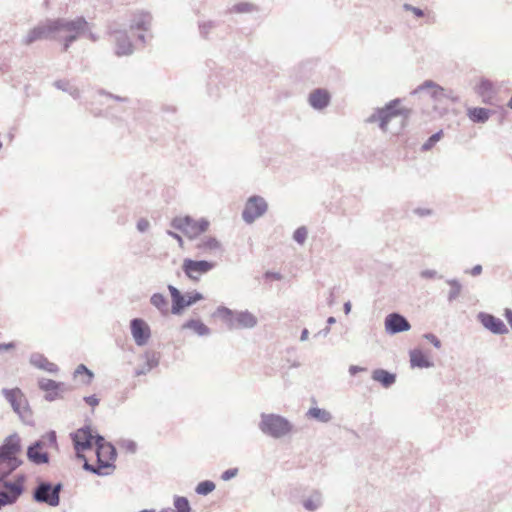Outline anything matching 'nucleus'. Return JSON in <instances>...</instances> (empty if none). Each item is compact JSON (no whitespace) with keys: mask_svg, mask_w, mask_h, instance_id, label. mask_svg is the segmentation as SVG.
<instances>
[{"mask_svg":"<svg viewBox=\"0 0 512 512\" xmlns=\"http://www.w3.org/2000/svg\"><path fill=\"white\" fill-rule=\"evenodd\" d=\"M372 379L379 382L384 388H389L395 384L396 374L379 368L372 372Z\"/></svg>","mask_w":512,"mask_h":512,"instance_id":"393cba45","label":"nucleus"},{"mask_svg":"<svg viewBox=\"0 0 512 512\" xmlns=\"http://www.w3.org/2000/svg\"><path fill=\"white\" fill-rule=\"evenodd\" d=\"M384 323L385 330L390 335L405 332L411 328L409 321L403 315L397 312L388 314Z\"/></svg>","mask_w":512,"mask_h":512,"instance_id":"2eb2a0df","label":"nucleus"},{"mask_svg":"<svg viewBox=\"0 0 512 512\" xmlns=\"http://www.w3.org/2000/svg\"><path fill=\"white\" fill-rule=\"evenodd\" d=\"M152 15L146 11H139L133 14L130 21V30L148 32L151 28Z\"/></svg>","mask_w":512,"mask_h":512,"instance_id":"6ab92c4d","label":"nucleus"},{"mask_svg":"<svg viewBox=\"0 0 512 512\" xmlns=\"http://www.w3.org/2000/svg\"><path fill=\"white\" fill-rule=\"evenodd\" d=\"M166 233H167L168 236H170L173 239H175L178 242L180 247H183V243L184 242H183V238L181 237V235H179L178 233L173 232L171 230H167Z\"/></svg>","mask_w":512,"mask_h":512,"instance_id":"5fc2aeb1","label":"nucleus"},{"mask_svg":"<svg viewBox=\"0 0 512 512\" xmlns=\"http://www.w3.org/2000/svg\"><path fill=\"white\" fill-rule=\"evenodd\" d=\"M494 92L493 83L486 78H482L477 86V93L483 98H490Z\"/></svg>","mask_w":512,"mask_h":512,"instance_id":"72a5a7b5","label":"nucleus"},{"mask_svg":"<svg viewBox=\"0 0 512 512\" xmlns=\"http://www.w3.org/2000/svg\"><path fill=\"white\" fill-rule=\"evenodd\" d=\"M88 22L83 17L74 20L65 18L48 19L31 29L23 39L25 45H30L40 39H55L63 41V51L79 38L80 33L87 28Z\"/></svg>","mask_w":512,"mask_h":512,"instance_id":"f03ea898","label":"nucleus"},{"mask_svg":"<svg viewBox=\"0 0 512 512\" xmlns=\"http://www.w3.org/2000/svg\"><path fill=\"white\" fill-rule=\"evenodd\" d=\"M216 267V263L207 260H193L186 258L183 260L182 270L185 275L193 280H199L201 275H204Z\"/></svg>","mask_w":512,"mask_h":512,"instance_id":"9d476101","label":"nucleus"},{"mask_svg":"<svg viewBox=\"0 0 512 512\" xmlns=\"http://www.w3.org/2000/svg\"><path fill=\"white\" fill-rule=\"evenodd\" d=\"M145 33L146 32L141 31V33H139L137 35L138 41H140L143 45L146 43V35H145Z\"/></svg>","mask_w":512,"mask_h":512,"instance_id":"69168bd1","label":"nucleus"},{"mask_svg":"<svg viewBox=\"0 0 512 512\" xmlns=\"http://www.w3.org/2000/svg\"><path fill=\"white\" fill-rule=\"evenodd\" d=\"M237 474H238L237 468H230V469L225 470L222 473L221 479L224 481H228V480L234 478Z\"/></svg>","mask_w":512,"mask_h":512,"instance_id":"8fccbe9b","label":"nucleus"},{"mask_svg":"<svg viewBox=\"0 0 512 512\" xmlns=\"http://www.w3.org/2000/svg\"><path fill=\"white\" fill-rule=\"evenodd\" d=\"M130 330L137 346H144L151 337V329L142 318H133L130 321Z\"/></svg>","mask_w":512,"mask_h":512,"instance_id":"4468645a","label":"nucleus"},{"mask_svg":"<svg viewBox=\"0 0 512 512\" xmlns=\"http://www.w3.org/2000/svg\"><path fill=\"white\" fill-rule=\"evenodd\" d=\"M307 235H308V231L306 229V227L304 226H301V227H298L294 233H293V239L298 243V244H303L306 239H307Z\"/></svg>","mask_w":512,"mask_h":512,"instance_id":"ea45409f","label":"nucleus"},{"mask_svg":"<svg viewBox=\"0 0 512 512\" xmlns=\"http://www.w3.org/2000/svg\"><path fill=\"white\" fill-rule=\"evenodd\" d=\"M185 296H186V301H187L188 307L192 306L196 302L204 299L203 294L198 291L189 292Z\"/></svg>","mask_w":512,"mask_h":512,"instance_id":"c03bdc74","label":"nucleus"},{"mask_svg":"<svg viewBox=\"0 0 512 512\" xmlns=\"http://www.w3.org/2000/svg\"><path fill=\"white\" fill-rule=\"evenodd\" d=\"M417 215L421 216V217H424V216H429L431 215V210L430 209H423V208H417L415 209L414 211Z\"/></svg>","mask_w":512,"mask_h":512,"instance_id":"bf43d9fd","label":"nucleus"},{"mask_svg":"<svg viewBox=\"0 0 512 512\" xmlns=\"http://www.w3.org/2000/svg\"><path fill=\"white\" fill-rule=\"evenodd\" d=\"M428 89L430 90L431 97L436 101H439L443 98V96H446V90L432 80L424 81L412 92V94H417L423 90Z\"/></svg>","mask_w":512,"mask_h":512,"instance_id":"b1692460","label":"nucleus"},{"mask_svg":"<svg viewBox=\"0 0 512 512\" xmlns=\"http://www.w3.org/2000/svg\"><path fill=\"white\" fill-rule=\"evenodd\" d=\"M38 387L42 391L46 392L44 399L48 402H53L57 399H62V394L70 390V388L66 386L65 383L57 382L55 380L48 378H40L38 380Z\"/></svg>","mask_w":512,"mask_h":512,"instance_id":"f8f14e48","label":"nucleus"},{"mask_svg":"<svg viewBox=\"0 0 512 512\" xmlns=\"http://www.w3.org/2000/svg\"><path fill=\"white\" fill-rule=\"evenodd\" d=\"M213 317L221 318L229 329H235L234 317L235 313L228 307L219 306L213 313Z\"/></svg>","mask_w":512,"mask_h":512,"instance_id":"cd10ccee","label":"nucleus"},{"mask_svg":"<svg viewBox=\"0 0 512 512\" xmlns=\"http://www.w3.org/2000/svg\"><path fill=\"white\" fill-rule=\"evenodd\" d=\"M14 348H15V343L14 342L0 343V352L5 351V350H11V349H14Z\"/></svg>","mask_w":512,"mask_h":512,"instance_id":"052dcab7","label":"nucleus"},{"mask_svg":"<svg viewBox=\"0 0 512 512\" xmlns=\"http://www.w3.org/2000/svg\"><path fill=\"white\" fill-rule=\"evenodd\" d=\"M125 448L127 449V451L131 452V453H135L136 452V449H137V445L135 442L133 441H126L125 442Z\"/></svg>","mask_w":512,"mask_h":512,"instance_id":"13d9d810","label":"nucleus"},{"mask_svg":"<svg viewBox=\"0 0 512 512\" xmlns=\"http://www.w3.org/2000/svg\"><path fill=\"white\" fill-rule=\"evenodd\" d=\"M62 489V483L52 485L47 481H39L33 490L32 497L37 503H44L56 507L60 503V492Z\"/></svg>","mask_w":512,"mask_h":512,"instance_id":"6e6552de","label":"nucleus"},{"mask_svg":"<svg viewBox=\"0 0 512 512\" xmlns=\"http://www.w3.org/2000/svg\"><path fill=\"white\" fill-rule=\"evenodd\" d=\"M363 370H364V368L359 367V366H356V365H351V366L349 367V373H350L352 376L356 375L358 372L363 371Z\"/></svg>","mask_w":512,"mask_h":512,"instance_id":"e2e57ef3","label":"nucleus"},{"mask_svg":"<svg viewBox=\"0 0 512 512\" xmlns=\"http://www.w3.org/2000/svg\"><path fill=\"white\" fill-rule=\"evenodd\" d=\"M195 240V249H197L201 255L222 252L223 250L221 242L214 236L198 237Z\"/></svg>","mask_w":512,"mask_h":512,"instance_id":"a211bd4d","label":"nucleus"},{"mask_svg":"<svg viewBox=\"0 0 512 512\" xmlns=\"http://www.w3.org/2000/svg\"><path fill=\"white\" fill-rule=\"evenodd\" d=\"M330 103L329 93L321 88L315 89L309 95V104L316 110L326 108Z\"/></svg>","mask_w":512,"mask_h":512,"instance_id":"4be33fe9","label":"nucleus"},{"mask_svg":"<svg viewBox=\"0 0 512 512\" xmlns=\"http://www.w3.org/2000/svg\"><path fill=\"white\" fill-rule=\"evenodd\" d=\"M234 323L235 329H251L257 325L258 320L251 312L245 310L235 313Z\"/></svg>","mask_w":512,"mask_h":512,"instance_id":"5701e85b","label":"nucleus"},{"mask_svg":"<svg viewBox=\"0 0 512 512\" xmlns=\"http://www.w3.org/2000/svg\"><path fill=\"white\" fill-rule=\"evenodd\" d=\"M95 446L96 465L90 464L85 460L83 469L99 476L108 475L109 473L105 469L115 468L113 463L117 457L116 448L111 443L106 442L104 437L99 434L95 436Z\"/></svg>","mask_w":512,"mask_h":512,"instance_id":"7ed1b4c3","label":"nucleus"},{"mask_svg":"<svg viewBox=\"0 0 512 512\" xmlns=\"http://www.w3.org/2000/svg\"><path fill=\"white\" fill-rule=\"evenodd\" d=\"M20 451L21 439L16 433L9 435L0 446V510L15 504L24 492V474H18L14 481L7 480V477L22 464V461L15 457Z\"/></svg>","mask_w":512,"mask_h":512,"instance_id":"f257e3e1","label":"nucleus"},{"mask_svg":"<svg viewBox=\"0 0 512 512\" xmlns=\"http://www.w3.org/2000/svg\"><path fill=\"white\" fill-rule=\"evenodd\" d=\"M477 320L482 326L495 335H504L508 333V328L500 318L487 312H479Z\"/></svg>","mask_w":512,"mask_h":512,"instance_id":"ddd939ff","label":"nucleus"},{"mask_svg":"<svg viewBox=\"0 0 512 512\" xmlns=\"http://www.w3.org/2000/svg\"><path fill=\"white\" fill-rule=\"evenodd\" d=\"M170 225L182 232L188 239L194 240L209 229L210 222L206 218L196 220L192 216L186 215L173 218Z\"/></svg>","mask_w":512,"mask_h":512,"instance_id":"0eeeda50","label":"nucleus"},{"mask_svg":"<svg viewBox=\"0 0 512 512\" xmlns=\"http://www.w3.org/2000/svg\"><path fill=\"white\" fill-rule=\"evenodd\" d=\"M81 374H86L88 377V379L86 381H84L85 384H89L94 377L93 372L91 370H89L84 364L78 365L74 371L75 377H77L78 375H81Z\"/></svg>","mask_w":512,"mask_h":512,"instance_id":"a19ab883","label":"nucleus"},{"mask_svg":"<svg viewBox=\"0 0 512 512\" xmlns=\"http://www.w3.org/2000/svg\"><path fill=\"white\" fill-rule=\"evenodd\" d=\"M29 362L32 366L51 374H56L59 371L58 366L55 363L50 362L41 353H32L30 355Z\"/></svg>","mask_w":512,"mask_h":512,"instance_id":"412c9836","label":"nucleus"},{"mask_svg":"<svg viewBox=\"0 0 512 512\" xmlns=\"http://www.w3.org/2000/svg\"><path fill=\"white\" fill-rule=\"evenodd\" d=\"M308 335H309V331L306 328L303 329L301 332V335H300V340L306 341L308 339Z\"/></svg>","mask_w":512,"mask_h":512,"instance_id":"338daca9","label":"nucleus"},{"mask_svg":"<svg viewBox=\"0 0 512 512\" xmlns=\"http://www.w3.org/2000/svg\"><path fill=\"white\" fill-rule=\"evenodd\" d=\"M71 439L77 453V457L85 461L86 458L81 454V452L91 449L93 442L95 443V436H93L91 428L89 426H85L78 429L76 432L71 434Z\"/></svg>","mask_w":512,"mask_h":512,"instance_id":"9b49d317","label":"nucleus"},{"mask_svg":"<svg viewBox=\"0 0 512 512\" xmlns=\"http://www.w3.org/2000/svg\"><path fill=\"white\" fill-rule=\"evenodd\" d=\"M403 9L405 11L412 12L415 15V17H417V18H422V17L425 16L424 10H422V9H420L418 7H415V6L411 5V4L405 3L403 5Z\"/></svg>","mask_w":512,"mask_h":512,"instance_id":"a18cd8bd","label":"nucleus"},{"mask_svg":"<svg viewBox=\"0 0 512 512\" xmlns=\"http://www.w3.org/2000/svg\"><path fill=\"white\" fill-rule=\"evenodd\" d=\"M83 400L85 401L86 404L90 405L91 407L97 406L100 401L99 398L96 397V395L85 396Z\"/></svg>","mask_w":512,"mask_h":512,"instance_id":"864d4df0","label":"nucleus"},{"mask_svg":"<svg viewBox=\"0 0 512 512\" xmlns=\"http://www.w3.org/2000/svg\"><path fill=\"white\" fill-rule=\"evenodd\" d=\"M264 277L266 279L271 278V279H274V280H281L282 279V275L280 273L272 272V271L265 272Z\"/></svg>","mask_w":512,"mask_h":512,"instance_id":"6e6d98bb","label":"nucleus"},{"mask_svg":"<svg viewBox=\"0 0 512 512\" xmlns=\"http://www.w3.org/2000/svg\"><path fill=\"white\" fill-rule=\"evenodd\" d=\"M182 329H191L198 336H208L211 330L199 319H189L183 325Z\"/></svg>","mask_w":512,"mask_h":512,"instance_id":"a878e982","label":"nucleus"},{"mask_svg":"<svg viewBox=\"0 0 512 512\" xmlns=\"http://www.w3.org/2000/svg\"><path fill=\"white\" fill-rule=\"evenodd\" d=\"M322 505L321 493L315 491L308 499L303 501V506L306 510L316 511Z\"/></svg>","mask_w":512,"mask_h":512,"instance_id":"f704fd0d","label":"nucleus"},{"mask_svg":"<svg viewBox=\"0 0 512 512\" xmlns=\"http://www.w3.org/2000/svg\"><path fill=\"white\" fill-rule=\"evenodd\" d=\"M410 364L412 367L430 368L433 363L419 349L410 351Z\"/></svg>","mask_w":512,"mask_h":512,"instance_id":"bb28decb","label":"nucleus"},{"mask_svg":"<svg viewBox=\"0 0 512 512\" xmlns=\"http://www.w3.org/2000/svg\"><path fill=\"white\" fill-rule=\"evenodd\" d=\"M446 283L450 286V290L447 295V301L453 303L457 300L462 292V284L458 279H447Z\"/></svg>","mask_w":512,"mask_h":512,"instance_id":"7c9ffc66","label":"nucleus"},{"mask_svg":"<svg viewBox=\"0 0 512 512\" xmlns=\"http://www.w3.org/2000/svg\"><path fill=\"white\" fill-rule=\"evenodd\" d=\"M442 135H443L442 130H440V131L434 133L433 135H431L426 140V142L422 145V150L423 151L430 150L441 139Z\"/></svg>","mask_w":512,"mask_h":512,"instance_id":"58836bf2","label":"nucleus"},{"mask_svg":"<svg viewBox=\"0 0 512 512\" xmlns=\"http://www.w3.org/2000/svg\"><path fill=\"white\" fill-rule=\"evenodd\" d=\"M57 89L62 90L63 92L68 93L74 99H78L80 97V91L77 87L70 84L67 80H56L53 84Z\"/></svg>","mask_w":512,"mask_h":512,"instance_id":"473e14b6","label":"nucleus"},{"mask_svg":"<svg viewBox=\"0 0 512 512\" xmlns=\"http://www.w3.org/2000/svg\"><path fill=\"white\" fill-rule=\"evenodd\" d=\"M258 428L264 435L280 439L292 432L293 425L279 414L261 413Z\"/></svg>","mask_w":512,"mask_h":512,"instance_id":"39448f33","label":"nucleus"},{"mask_svg":"<svg viewBox=\"0 0 512 512\" xmlns=\"http://www.w3.org/2000/svg\"><path fill=\"white\" fill-rule=\"evenodd\" d=\"M231 10L235 13H249L253 10V5L248 2H240L235 4Z\"/></svg>","mask_w":512,"mask_h":512,"instance_id":"79ce46f5","label":"nucleus"},{"mask_svg":"<svg viewBox=\"0 0 512 512\" xmlns=\"http://www.w3.org/2000/svg\"><path fill=\"white\" fill-rule=\"evenodd\" d=\"M41 439H44L47 445L56 446L57 445V437L55 431L51 430L47 432L45 435L41 437Z\"/></svg>","mask_w":512,"mask_h":512,"instance_id":"49530a36","label":"nucleus"},{"mask_svg":"<svg viewBox=\"0 0 512 512\" xmlns=\"http://www.w3.org/2000/svg\"><path fill=\"white\" fill-rule=\"evenodd\" d=\"M151 371V368H149L146 363L144 362V364L138 366L136 369H135V376H142V375H146L147 373H149Z\"/></svg>","mask_w":512,"mask_h":512,"instance_id":"603ef678","label":"nucleus"},{"mask_svg":"<svg viewBox=\"0 0 512 512\" xmlns=\"http://www.w3.org/2000/svg\"><path fill=\"white\" fill-rule=\"evenodd\" d=\"M472 276H478L482 272V266L481 265H475L470 271H468Z\"/></svg>","mask_w":512,"mask_h":512,"instance_id":"680f3d73","label":"nucleus"},{"mask_svg":"<svg viewBox=\"0 0 512 512\" xmlns=\"http://www.w3.org/2000/svg\"><path fill=\"white\" fill-rule=\"evenodd\" d=\"M87 33V37L92 40V41H96L98 39V37L92 33L90 30H89V24L87 25V28H85L84 32L80 33L79 37L81 35H85Z\"/></svg>","mask_w":512,"mask_h":512,"instance_id":"4d7b16f0","label":"nucleus"},{"mask_svg":"<svg viewBox=\"0 0 512 512\" xmlns=\"http://www.w3.org/2000/svg\"><path fill=\"white\" fill-rule=\"evenodd\" d=\"M307 417L316 419L317 421L321 423H328L332 420V414L325 410L318 407H312L307 412Z\"/></svg>","mask_w":512,"mask_h":512,"instance_id":"c756f323","label":"nucleus"},{"mask_svg":"<svg viewBox=\"0 0 512 512\" xmlns=\"http://www.w3.org/2000/svg\"><path fill=\"white\" fill-rule=\"evenodd\" d=\"M215 483L211 480H204L197 484L195 492L199 495L206 496L215 490Z\"/></svg>","mask_w":512,"mask_h":512,"instance_id":"c9c22d12","label":"nucleus"},{"mask_svg":"<svg viewBox=\"0 0 512 512\" xmlns=\"http://www.w3.org/2000/svg\"><path fill=\"white\" fill-rule=\"evenodd\" d=\"M420 276L425 279L442 278V275H439L436 270L432 269H426L421 271Z\"/></svg>","mask_w":512,"mask_h":512,"instance_id":"de8ad7c7","label":"nucleus"},{"mask_svg":"<svg viewBox=\"0 0 512 512\" xmlns=\"http://www.w3.org/2000/svg\"><path fill=\"white\" fill-rule=\"evenodd\" d=\"M150 303L157 308L161 314L167 315L169 312L168 308V300L167 298L161 294V293H154L150 297Z\"/></svg>","mask_w":512,"mask_h":512,"instance_id":"2f4dec72","label":"nucleus"},{"mask_svg":"<svg viewBox=\"0 0 512 512\" xmlns=\"http://www.w3.org/2000/svg\"><path fill=\"white\" fill-rule=\"evenodd\" d=\"M172 300L171 313L174 315H179L183 312V310L188 307L186 296L183 295L178 288L169 284L167 286Z\"/></svg>","mask_w":512,"mask_h":512,"instance_id":"aec40b11","label":"nucleus"},{"mask_svg":"<svg viewBox=\"0 0 512 512\" xmlns=\"http://www.w3.org/2000/svg\"><path fill=\"white\" fill-rule=\"evenodd\" d=\"M145 359L146 365L151 368V370L158 366L159 364V355L156 352L147 351L143 355Z\"/></svg>","mask_w":512,"mask_h":512,"instance_id":"4c0bfd02","label":"nucleus"},{"mask_svg":"<svg viewBox=\"0 0 512 512\" xmlns=\"http://www.w3.org/2000/svg\"><path fill=\"white\" fill-rule=\"evenodd\" d=\"M173 504L176 512H191L189 500L184 496H175Z\"/></svg>","mask_w":512,"mask_h":512,"instance_id":"e433bc0d","label":"nucleus"},{"mask_svg":"<svg viewBox=\"0 0 512 512\" xmlns=\"http://www.w3.org/2000/svg\"><path fill=\"white\" fill-rule=\"evenodd\" d=\"M111 34L115 41V54L117 56H129L133 54V44L125 30H114Z\"/></svg>","mask_w":512,"mask_h":512,"instance_id":"f3484780","label":"nucleus"},{"mask_svg":"<svg viewBox=\"0 0 512 512\" xmlns=\"http://www.w3.org/2000/svg\"><path fill=\"white\" fill-rule=\"evenodd\" d=\"M401 99L396 98L388 102L383 108H378L369 118L368 122L378 121L381 130L386 131L392 118L401 117V125L405 126L406 121L412 114V110L406 107H400Z\"/></svg>","mask_w":512,"mask_h":512,"instance_id":"20e7f679","label":"nucleus"},{"mask_svg":"<svg viewBox=\"0 0 512 512\" xmlns=\"http://www.w3.org/2000/svg\"><path fill=\"white\" fill-rule=\"evenodd\" d=\"M505 317H506L507 322L509 323V325L512 328V310L506 309L505 310Z\"/></svg>","mask_w":512,"mask_h":512,"instance_id":"0e129e2a","label":"nucleus"},{"mask_svg":"<svg viewBox=\"0 0 512 512\" xmlns=\"http://www.w3.org/2000/svg\"><path fill=\"white\" fill-rule=\"evenodd\" d=\"M215 27L214 22L207 21L199 24V32L203 38H207L210 31Z\"/></svg>","mask_w":512,"mask_h":512,"instance_id":"37998d69","label":"nucleus"},{"mask_svg":"<svg viewBox=\"0 0 512 512\" xmlns=\"http://www.w3.org/2000/svg\"><path fill=\"white\" fill-rule=\"evenodd\" d=\"M423 337L428 340L435 348L439 349L441 347V341L433 333H426L423 335Z\"/></svg>","mask_w":512,"mask_h":512,"instance_id":"09e8293b","label":"nucleus"},{"mask_svg":"<svg viewBox=\"0 0 512 512\" xmlns=\"http://www.w3.org/2000/svg\"><path fill=\"white\" fill-rule=\"evenodd\" d=\"M46 447L44 439L33 442L27 448V458L35 465L47 464L49 462V454L43 449Z\"/></svg>","mask_w":512,"mask_h":512,"instance_id":"dca6fc26","label":"nucleus"},{"mask_svg":"<svg viewBox=\"0 0 512 512\" xmlns=\"http://www.w3.org/2000/svg\"><path fill=\"white\" fill-rule=\"evenodd\" d=\"M268 209V204L265 199L258 195H253L248 198L245 207L242 211V219L247 224H252L257 218L263 216Z\"/></svg>","mask_w":512,"mask_h":512,"instance_id":"1a4fd4ad","label":"nucleus"},{"mask_svg":"<svg viewBox=\"0 0 512 512\" xmlns=\"http://www.w3.org/2000/svg\"><path fill=\"white\" fill-rule=\"evenodd\" d=\"M468 116L474 123H485L490 117V110L482 107H475L468 110Z\"/></svg>","mask_w":512,"mask_h":512,"instance_id":"c85d7f7f","label":"nucleus"},{"mask_svg":"<svg viewBox=\"0 0 512 512\" xmlns=\"http://www.w3.org/2000/svg\"><path fill=\"white\" fill-rule=\"evenodd\" d=\"M343 310L345 314H349L351 311V303L349 301L345 302L343 305Z\"/></svg>","mask_w":512,"mask_h":512,"instance_id":"774afa93","label":"nucleus"},{"mask_svg":"<svg viewBox=\"0 0 512 512\" xmlns=\"http://www.w3.org/2000/svg\"><path fill=\"white\" fill-rule=\"evenodd\" d=\"M136 227L139 232L144 233L149 229L150 223L147 219L141 218L138 220Z\"/></svg>","mask_w":512,"mask_h":512,"instance_id":"3c124183","label":"nucleus"},{"mask_svg":"<svg viewBox=\"0 0 512 512\" xmlns=\"http://www.w3.org/2000/svg\"><path fill=\"white\" fill-rule=\"evenodd\" d=\"M1 394L24 424L33 425L34 420L32 410L25 394L20 388H3L1 390Z\"/></svg>","mask_w":512,"mask_h":512,"instance_id":"423d86ee","label":"nucleus"}]
</instances>
